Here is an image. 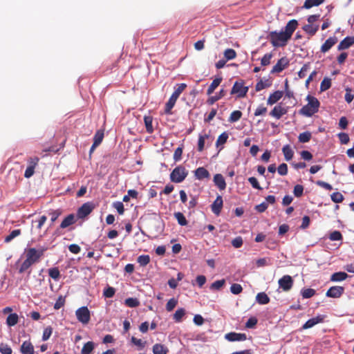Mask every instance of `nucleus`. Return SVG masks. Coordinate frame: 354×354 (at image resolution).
<instances>
[{"label":"nucleus","instance_id":"1","mask_svg":"<svg viewBox=\"0 0 354 354\" xmlns=\"http://www.w3.org/2000/svg\"><path fill=\"white\" fill-rule=\"evenodd\" d=\"M306 100L308 104L300 109L299 113L303 115L310 117L318 111L320 103L316 97L311 95H308Z\"/></svg>","mask_w":354,"mask_h":354},{"label":"nucleus","instance_id":"2","mask_svg":"<svg viewBox=\"0 0 354 354\" xmlns=\"http://www.w3.org/2000/svg\"><path fill=\"white\" fill-rule=\"evenodd\" d=\"M290 39L283 30L281 32L272 31L268 35V39L274 47L286 46Z\"/></svg>","mask_w":354,"mask_h":354},{"label":"nucleus","instance_id":"3","mask_svg":"<svg viewBox=\"0 0 354 354\" xmlns=\"http://www.w3.org/2000/svg\"><path fill=\"white\" fill-rule=\"evenodd\" d=\"M187 171L182 166L176 167L170 174V179L172 182L179 183L183 182L187 176Z\"/></svg>","mask_w":354,"mask_h":354},{"label":"nucleus","instance_id":"4","mask_svg":"<svg viewBox=\"0 0 354 354\" xmlns=\"http://www.w3.org/2000/svg\"><path fill=\"white\" fill-rule=\"evenodd\" d=\"M95 205L93 202L84 203L77 211V217L78 218H84L89 215L94 209Z\"/></svg>","mask_w":354,"mask_h":354},{"label":"nucleus","instance_id":"5","mask_svg":"<svg viewBox=\"0 0 354 354\" xmlns=\"http://www.w3.org/2000/svg\"><path fill=\"white\" fill-rule=\"evenodd\" d=\"M77 320L83 324H87L91 319L90 311L86 306L78 308L75 312Z\"/></svg>","mask_w":354,"mask_h":354},{"label":"nucleus","instance_id":"6","mask_svg":"<svg viewBox=\"0 0 354 354\" xmlns=\"http://www.w3.org/2000/svg\"><path fill=\"white\" fill-rule=\"evenodd\" d=\"M248 87L244 86L243 81L236 82L231 90V94H236L238 97H243L246 95Z\"/></svg>","mask_w":354,"mask_h":354},{"label":"nucleus","instance_id":"7","mask_svg":"<svg viewBox=\"0 0 354 354\" xmlns=\"http://www.w3.org/2000/svg\"><path fill=\"white\" fill-rule=\"evenodd\" d=\"M45 249L37 250L35 248H29L26 252V259L32 264L38 261L39 258L43 255Z\"/></svg>","mask_w":354,"mask_h":354},{"label":"nucleus","instance_id":"8","mask_svg":"<svg viewBox=\"0 0 354 354\" xmlns=\"http://www.w3.org/2000/svg\"><path fill=\"white\" fill-rule=\"evenodd\" d=\"M279 288L283 291H289L293 286V279L290 275H284L278 281Z\"/></svg>","mask_w":354,"mask_h":354},{"label":"nucleus","instance_id":"9","mask_svg":"<svg viewBox=\"0 0 354 354\" xmlns=\"http://www.w3.org/2000/svg\"><path fill=\"white\" fill-rule=\"evenodd\" d=\"M289 65V59L286 57H283L278 60L277 64L272 67L270 73H278L284 70Z\"/></svg>","mask_w":354,"mask_h":354},{"label":"nucleus","instance_id":"10","mask_svg":"<svg viewBox=\"0 0 354 354\" xmlns=\"http://www.w3.org/2000/svg\"><path fill=\"white\" fill-rule=\"evenodd\" d=\"M344 288L342 286H332L326 292V295L331 298H339L344 293Z\"/></svg>","mask_w":354,"mask_h":354},{"label":"nucleus","instance_id":"11","mask_svg":"<svg viewBox=\"0 0 354 354\" xmlns=\"http://www.w3.org/2000/svg\"><path fill=\"white\" fill-rule=\"evenodd\" d=\"M288 113V107L283 106L281 104L275 106L270 111V115L277 119H280L281 116Z\"/></svg>","mask_w":354,"mask_h":354},{"label":"nucleus","instance_id":"12","mask_svg":"<svg viewBox=\"0 0 354 354\" xmlns=\"http://www.w3.org/2000/svg\"><path fill=\"white\" fill-rule=\"evenodd\" d=\"M225 339L229 342H241L245 341L247 339V336L245 333L231 332L225 335Z\"/></svg>","mask_w":354,"mask_h":354},{"label":"nucleus","instance_id":"13","mask_svg":"<svg viewBox=\"0 0 354 354\" xmlns=\"http://www.w3.org/2000/svg\"><path fill=\"white\" fill-rule=\"evenodd\" d=\"M325 316L324 315H317L315 317H313L308 319L302 326V329H308L317 324L322 323L324 322Z\"/></svg>","mask_w":354,"mask_h":354},{"label":"nucleus","instance_id":"14","mask_svg":"<svg viewBox=\"0 0 354 354\" xmlns=\"http://www.w3.org/2000/svg\"><path fill=\"white\" fill-rule=\"evenodd\" d=\"M223 201L221 196H218L211 205L212 211L214 214L218 216L223 207Z\"/></svg>","mask_w":354,"mask_h":354},{"label":"nucleus","instance_id":"15","mask_svg":"<svg viewBox=\"0 0 354 354\" xmlns=\"http://www.w3.org/2000/svg\"><path fill=\"white\" fill-rule=\"evenodd\" d=\"M337 38L336 37H330L322 44L321 51L324 53L328 51L336 43Z\"/></svg>","mask_w":354,"mask_h":354},{"label":"nucleus","instance_id":"16","mask_svg":"<svg viewBox=\"0 0 354 354\" xmlns=\"http://www.w3.org/2000/svg\"><path fill=\"white\" fill-rule=\"evenodd\" d=\"M298 26V22L295 19H292L288 22L284 28V32L291 38L294 31L296 30Z\"/></svg>","mask_w":354,"mask_h":354},{"label":"nucleus","instance_id":"17","mask_svg":"<svg viewBox=\"0 0 354 354\" xmlns=\"http://www.w3.org/2000/svg\"><path fill=\"white\" fill-rule=\"evenodd\" d=\"M354 44V37H346L340 41L337 46L338 50H342L348 48Z\"/></svg>","mask_w":354,"mask_h":354},{"label":"nucleus","instance_id":"18","mask_svg":"<svg viewBox=\"0 0 354 354\" xmlns=\"http://www.w3.org/2000/svg\"><path fill=\"white\" fill-rule=\"evenodd\" d=\"M194 175L198 180H203L210 177L209 171L203 167L196 169L194 171Z\"/></svg>","mask_w":354,"mask_h":354},{"label":"nucleus","instance_id":"19","mask_svg":"<svg viewBox=\"0 0 354 354\" xmlns=\"http://www.w3.org/2000/svg\"><path fill=\"white\" fill-rule=\"evenodd\" d=\"M213 180H214L215 185L217 186L220 190H224L225 189L226 183H225V178H223V176L221 174H216L214 176Z\"/></svg>","mask_w":354,"mask_h":354},{"label":"nucleus","instance_id":"20","mask_svg":"<svg viewBox=\"0 0 354 354\" xmlns=\"http://www.w3.org/2000/svg\"><path fill=\"white\" fill-rule=\"evenodd\" d=\"M283 96V92L280 91H277L273 93L270 94L269 96L267 104L269 105H272L277 102Z\"/></svg>","mask_w":354,"mask_h":354},{"label":"nucleus","instance_id":"21","mask_svg":"<svg viewBox=\"0 0 354 354\" xmlns=\"http://www.w3.org/2000/svg\"><path fill=\"white\" fill-rule=\"evenodd\" d=\"M75 218L73 214L68 215L61 223L60 228L64 229L75 223Z\"/></svg>","mask_w":354,"mask_h":354},{"label":"nucleus","instance_id":"22","mask_svg":"<svg viewBox=\"0 0 354 354\" xmlns=\"http://www.w3.org/2000/svg\"><path fill=\"white\" fill-rule=\"evenodd\" d=\"M348 277V274L344 272H337L330 276V281L333 282L342 281Z\"/></svg>","mask_w":354,"mask_h":354},{"label":"nucleus","instance_id":"23","mask_svg":"<svg viewBox=\"0 0 354 354\" xmlns=\"http://www.w3.org/2000/svg\"><path fill=\"white\" fill-rule=\"evenodd\" d=\"M168 351L167 347L161 344H156L153 346V354H167Z\"/></svg>","mask_w":354,"mask_h":354},{"label":"nucleus","instance_id":"24","mask_svg":"<svg viewBox=\"0 0 354 354\" xmlns=\"http://www.w3.org/2000/svg\"><path fill=\"white\" fill-rule=\"evenodd\" d=\"M319 29L318 25L306 24L303 27V30L309 35L313 36Z\"/></svg>","mask_w":354,"mask_h":354},{"label":"nucleus","instance_id":"25","mask_svg":"<svg viewBox=\"0 0 354 354\" xmlns=\"http://www.w3.org/2000/svg\"><path fill=\"white\" fill-rule=\"evenodd\" d=\"M282 151L284 155V158H285L286 160L289 161L292 158L294 152L292 150L290 145H285L282 149Z\"/></svg>","mask_w":354,"mask_h":354},{"label":"nucleus","instance_id":"26","mask_svg":"<svg viewBox=\"0 0 354 354\" xmlns=\"http://www.w3.org/2000/svg\"><path fill=\"white\" fill-rule=\"evenodd\" d=\"M221 81V77L214 79L209 85V86L208 87L207 94L208 95H210L214 91V90L219 86Z\"/></svg>","mask_w":354,"mask_h":354},{"label":"nucleus","instance_id":"27","mask_svg":"<svg viewBox=\"0 0 354 354\" xmlns=\"http://www.w3.org/2000/svg\"><path fill=\"white\" fill-rule=\"evenodd\" d=\"M256 301L259 304H267L270 302V298L265 292H259L256 296Z\"/></svg>","mask_w":354,"mask_h":354},{"label":"nucleus","instance_id":"28","mask_svg":"<svg viewBox=\"0 0 354 354\" xmlns=\"http://www.w3.org/2000/svg\"><path fill=\"white\" fill-rule=\"evenodd\" d=\"M19 317L16 313L10 314L6 319V324L9 326H13L18 322Z\"/></svg>","mask_w":354,"mask_h":354},{"label":"nucleus","instance_id":"29","mask_svg":"<svg viewBox=\"0 0 354 354\" xmlns=\"http://www.w3.org/2000/svg\"><path fill=\"white\" fill-rule=\"evenodd\" d=\"M324 0H306L304 4V8L309 9L313 6H317L322 4Z\"/></svg>","mask_w":354,"mask_h":354},{"label":"nucleus","instance_id":"30","mask_svg":"<svg viewBox=\"0 0 354 354\" xmlns=\"http://www.w3.org/2000/svg\"><path fill=\"white\" fill-rule=\"evenodd\" d=\"M178 87L175 89L174 92L172 93L171 96L174 99L177 100L181 93L185 90L187 87V85L184 83L180 84L177 85Z\"/></svg>","mask_w":354,"mask_h":354},{"label":"nucleus","instance_id":"31","mask_svg":"<svg viewBox=\"0 0 354 354\" xmlns=\"http://www.w3.org/2000/svg\"><path fill=\"white\" fill-rule=\"evenodd\" d=\"M152 120L153 119L151 116L148 115L144 117V122L146 127V129L149 133H151L153 131Z\"/></svg>","mask_w":354,"mask_h":354},{"label":"nucleus","instance_id":"32","mask_svg":"<svg viewBox=\"0 0 354 354\" xmlns=\"http://www.w3.org/2000/svg\"><path fill=\"white\" fill-rule=\"evenodd\" d=\"M94 348V343L93 342H86L82 347L81 354H90Z\"/></svg>","mask_w":354,"mask_h":354},{"label":"nucleus","instance_id":"33","mask_svg":"<svg viewBox=\"0 0 354 354\" xmlns=\"http://www.w3.org/2000/svg\"><path fill=\"white\" fill-rule=\"evenodd\" d=\"M174 217L180 225L185 226L187 224V221L183 213L179 212L174 213Z\"/></svg>","mask_w":354,"mask_h":354},{"label":"nucleus","instance_id":"34","mask_svg":"<svg viewBox=\"0 0 354 354\" xmlns=\"http://www.w3.org/2000/svg\"><path fill=\"white\" fill-rule=\"evenodd\" d=\"M177 100L174 99V97H170L168 102L166 103L165 112L167 114H171V109L174 106Z\"/></svg>","mask_w":354,"mask_h":354},{"label":"nucleus","instance_id":"35","mask_svg":"<svg viewBox=\"0 0 354 354\" xmlns=\"http://www.w3.org/2000/svg\"><path fill=\"white\" fill-rule=\"evenodd\" d=\"M225 95V91L223 89H221L218 95L209 97V99L207 100V103L209 104H213L219 99L223 97Z\"/></svg>","mask_w":354,"mask_h":354},{"label":"nucleus","instance_id":"36","mask_svg":"<svg viewBox=\"0 0 354 354\" xmlns=\"http://www.w3.org/2000/svg\"><path fill=\"white\" fill-rule=\"evenodd\" d=\"M311 133L309 131H305L299 134L298 139L301 143H306L311 139Z\"/></svg>","mask_w":354,"mask_h":354},{"label":"nucleus","instance_id":"37","mask_svg":"<svg viewBox=\"0 0 354 354\" xmlns=\"http://www.w3.org/2000/svg\"><path fill=\"white\" fill-rule=\"evenodd\" d=\"M124 304L129 307L135 308L139 306L140 301L136 298L130 297L125 299Z\"/></svg>","mask_w":354,"mask_h":354},{"label":"nucleus","instance_id":"38","mask_svg":"<svg viewBox=\"0 0 354 354\" xmlns=\"http://www.w3.org/2000/svg\"><path fill=\"white\" fill-rule=\"evenodd\" d=\"M185 315V310L184 308H179L175 312L173 317L176 322H181L182 318L184 317Z\"/></svg>","mask_w":354,"mask_h":354},{"label":"nucleus","instance_id":"39","mask_svg":"<svg viewBox=\"0 0 354 354\" xmlns=\"http://www.w3.org/2000/svg\"><path fill=\"white\" fill-rule=\"evenodd\" d=\"M331 86V80L328 77H324L320 84L321 91H325Z\"/></svg>","mask_w":354,"mask_h":354},{"label":"nucleus","instance_id":"40","mask_svg":"<svg viewBox=\"0 0 354 354\" xmlns=\"http://www.w3.org/2000/svg\"><path fill=\"white\" fill-rule=\"evenodd\" d=\"M224 57L226 60H231L236 57V53L234 49L227 48L224 51Z\"/></svg>","mask_w":354,"mask_h":354},{"label":"nucleus","instance_id":"41","mask_svg":"<svg viewBox=\"0 0 354 354\" xmlns=\"http://www.w3.org/2000/svg\"><path fill=\"white\" fill-rule=\"evenodd\" d=\"M103 138L104 133L101 131H97L93 138L94 147H97L102 142Z\"/></svg>","mask_w":354,"mask_h":354},{"label":"nucleus","instance_id":"42","mask_svg":"<svg viewBox=\"0 0 354 354\" xmlns=\"http://www.w3.org/2000/svg\"><path fill=\"white\" fill-rule=\"evenodd\" d=\"M242 116V113L240 111H234L229 118L230 122H234L238 121Z\"/></svg>","mask_w":354,"mask_h":354},{"label":"nucleus","instance_id":"43","mask_svg":"<svg viewBox=\"0 0 354 354\" xmlns=\"http://www.w3.org/2000/svg\"><path fill=\"white\" fill-rule=\"evenodd\" d=\"M310 68V64L306 63L301 68V70L298 73V76L299 78H304L306 75V73Z\"/></svg>","mask_w":354,"mask_h":354},{"label":"nucleus","instance_id":"44","mask_svg":"<svg viewBox=\"0 0 354 354\" xmlns=\"http://www.w3.org/2000/svg\"><path fill=\"white\" fill-rule=\"evenodd\" d=\"M150 261V257L149 255H140L138 257V263L141 266H147Z\"/></svg>","mask_w":354,"mask_h":354},{"label":"nucleus","instance_id":"45","mask_svg":"<svg viewBox=\"0 0 354 354\" xmlns=\"http://www.w3.org/2000/svg\"><path fill=\"white\" fill-rule=\"evenodd\" d=\"M49 276L55 280H58L60 277V272L57 268H50L48 270Z\"/></svg>","mask_w":354,"mask_h":354},{"label":"nucleus","instance_id":"46","mask_svg":"<svg viewBox=\"0 0 354 354\" xmlns=\"http://www.w3.org/2000/svg\"><path fill=\"white\" fill-rule=\"evenodd\" d=\"M178 301L175 298L170 299L166 304V310L171 312L176 306Z\"/></svg>","mask_w":354,"mask_h":354},{"label":"nucleus","instance_id":"47","mask_svg":"<svg viewBox=\"0 0 354 354\" xmlns=\"http://www.w3.org/2000/svg\"><path fill=\"white\" fill-rule=\"evenodd\" d=\"M315 295V290L312 288H306L301 291V295L304 298H310Z\"/></svg>","mask_w":354,"mask_h":354},{"label":"nucleus","instance_id":"48","mask_svg":"<svg viewBox=\"0 0 354 354\" xmlns=\"http://www.w3.org/2000/svg\"><path fill=\"white\" fill-rule=\"evenodd\" d=\"M227 138H228V134L226 133V132H223V133H221L217 140H216V146H219V145H222L223 144H225L227 140Z\"/></svg>","mask_w":354,"mask_h":354},{"label":"nucleus","instance_id":"49","mask_svg":"<svg viewBox=\"0 0 354 354\" xmlns=\"http://www.w3.org/2000/svg\"><path fill=\"white\" fill-rule=\"evenodd\" d=\"M21 234L20 230H12L8 236L5 238V242L8 243L12 241L14 238L17 237Z\"/></svg>","mask_w":354,"mask_h":354},{"label":"nucleus","instance_id":"50","mask_svg":"<svg viewBox=\"0 0 354 354\" xmlns=\"http://www.w3.org/2000/svg\"><path fill=\"white\" fill-rule=\"evenodd\" d=\"M331 200L336 203H339L343 201L344 196L339 192H335L331 195Z\"/></svg>","mask_w":354,"mask_h":354},{"label":"nucleus","instance_id":"51","mask_svg":"<svg viewBox=\"0 0 354 354\" xmlns=\"http://www.w3.org/2000/svg\"><path fill=\"white\" fill-rule=\"evenodd\" d=\"M32 265V263L28 261L27 259H26V260L21 263L19 269V273H23L26 270H27Z\"/></svg>","mask_w":354,"mask_h":354},{"label":"nucleus","instance_id":"52","mask_svg":"<svg viewBox=\"0 0 354 354\" xmlns=\"http://www.w3.org/2000/svg\"><path fill=\"white\" fill-rule=\"evenodd\" d=\"M243 290L242 286L239 283H234L230 287V291L234 295H238Z\"/></svg>","mask_w":354,"mask_h":354},{"label":"nucleus","instance_id":"53","mask_svg":"<svg viewBox=\"0 0 354 354\" xmlns=\"http://www.w3.org/2000/svg\"><path fill=\"white\" fill-rule=\"evenodd\" d=\"M225 283V279L217 280L212 283L210 288L213 290H219Z\"/></svg>","mask_w":354,"mask_h":354},{"label":"nucleus","instance_id":"54","mask_svg":"<svg viewBox=\"0 0 354 354\" xmlns=\"http://www.w3.org/2000/svg\"><path fill=\"white\" fill-rule=\"evenodd\" d=\"M131 341L133 344L139 347L140 349H142L146 345V342H142L140 339H137L135 337H132Z\"/></svg>","mask_w":354,"mask_h":354},{"label":"nucleus","instance_id":"55","mask_svg":"<svg viewBox=\"0 0 354 354\" xmlns=\"http://www.w3.org/2000/svg\"><path fill=\"white\" fill-rule=\"evenodd\" d=\"M52 333H53L52 327L51 326L46 327L44 329V333H43L42 340L43 341L48 340L50 338V335H52Z\"/></svg>","mask_w":354,"mask_h":354},{"label":"nucleus","instance_id":"56","mask_svg":"<svg viewBox=\"0 0 354 354\" xmlns=\"http://www.w3.org/2000/svg\"><path fill=\"white\" fill-rule=\"evenodd\" d=\"M272 57L271 53L266 54L261 60V64L263 66H268L270 64V59Z\"/></svg>","mask_w":354,"mask_h":354},{"label":"nucleus","instance_id":"57","mask_svg":"<svg viewBox=\"0 0 354 354\" xmlns=\"http://www.w3.org/2000/svg\"><path fill=\"white\" fill-rule=\"evenodd\" d=\"M64 304H65V297L60 295L57 298V299L54 305V308L56 310H58V309L61 308L64 305Z\"/></svg>","mask_w":354,"mask_h":354},{"label":"nucleus","instance_id":"58","mask_svg":"<svg viewBox=\"0 0 354 354\" xmlns=\"http://www.w3.org/2000/svg\"><path fill=\"white\" fill-rule=\"evenodd\" d=\"M0 352L1 354H12V348L6 344H0Z\"/></svg>","mask_w":354,"mask_h":354},{"label":"nucleus","instance_id":"59","mask_svg":"<svg viewBox=\"0 0 354 354\" xmlns=\"http://www.w3.org/2000/svg\"><path fill=\"white\" fill-rule=\"evenodd\" d=\"M113 206L115 208L120 214H123L124 212V205L120 201L113 203Z\"/></svg>","mask_w":354,"mask_h":354},{"label":"nucleus","instance_id":"60","mask_svg":"<svg viewBox=\"0 0 354 354\" xmlns=\"http://www.w3.org/2000/svg\"><path fill=\"white\" fill-rule=\"evenodd\" d=\"M248 181L251 184L252 187H254V189H257L259 190L262 189V187L260 186L257 179L255 177H250L248 178Z\"/></svg>","mask_w":354,"mask_h":354},{"label":"nucleus","instance_id":"61","mask_svg":"<svg viewBox=\"0 0 354 354\" xmlns=\"http://www.w3.org/2000/svg\"><path fill=\"white\" fill-rule=\"evenodd\" d=\"M232 245L235 248H239L243 245V239L241 236H237L232 241Z\"/></svg>","mask_w":354,"mask_h":354},{"label":"nucleus","instance_id":"62","mask_svg":"<svg viewBox=\"0 0 354 354\" xmlns=\"http://www.w3.org/2000/svg\"><path fill=\"white\" fill-rule=\"evenodd\" d=\"M304 187L301 185H297L294 187V195L296 197H300L303 194Z\"/></svg>","mask_w":354,"mask_h":354},{"label":"nucleus","instance_id":"63","mask_svg":"<svg viewBox=\"0 0 354 354\" xmlns=\"http://www.w3.org/2000/svg\"><path fill=\"white\" fill-rule=\"evenodd\" d=\"M331 241H340L342 239V235L339 231L333 232L329 236Z\"/></svg>","mask_w":354,"mask_h":354},{"label":"nucleus","instance_id":"64","mask_svg":"<svg viewBox=\"0 0 354 354\" xmlns=\"http://www.w3.org/2000/svg\"><path fill=\"white\" fill-rule=\"evenodd\" d=\"M278 173L281 176H285L288 173V166L286 163L281 164L277 169Z\"/></svg>","mask_w":354,"mask_h":354}]
</instances>
